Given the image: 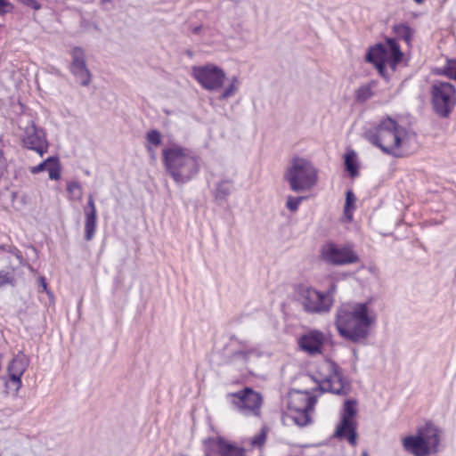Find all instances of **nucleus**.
<instances>
[{"instance_id":"4be33fe9","label":"nucleus","mask_w":456,"mask_h":456,"mask_svg":"<svg viewBox=\"0 0 456 456\" xmlns=\"http://www.w3.org/2000/svg\"><path fill=\"white\" fill-rule=\"evenodd\" d=\"M233 191V181L229 178H224L219 181L215 187L213 195L218 204L226 201L227 198Z\"/></svg>"},{"instance_id":"dca6fc26","label":"nucleus","mask_w":456,"mask_h":456,"mask_svg":"<svg viewBox=\"0 0 456 456\" xmlns=\"http://www.w3.org/2000/svg\"><path fill=\"white\" fill-rule=\"evenodd\" d=\"M86 216L85 221V240L90 241L94 237L96 232L97 212L92 194L88 196L86 206L84 208Z\"/></svg>"},{"instance_id":"6e6552de","label":"nucleus","mask_w":456,"mask_h":456,"mask_svg":"<svg viewBox=\"0 0 456 456\" xmlns=\"http://www.w3.org/2000/svg\"><path fill=\"white\" fill-rule=\"evenodd\" d=\"M231 403L234 408L246 416H259L262 405V396L250 387L229 394Z\"/></svg>"},{"instance_id":"b1692460","label":"nucleus","mask_w":456,"mask_h":456,"mask_svg":"<svg viewBox=\"0 0 456 456\" xmlns=\"http://www.w3.org/2000/svg\"><path fill=\"white\" fill-rule=\"evenodd\" d=\"M28 366V358L22 352H19L17 355L9 362L7 366V371L23 375Z\"/></svg>"},{"instance_id":"a19ab883","label":"nucleus","mask_w":456,"mask_h":456,"mask_svg":"<svg viewBox=\"0 0 456 456\" xmlns=\"http://www.w3.org/2000/svg\"><path fill=\"white\" fill-rule=\"evenodd\" d=\"M5 386H6V388L12 389L15 392V394H17L18 391L20 390V388L16 387V383H12V382L7 381Z\"/></svg>"},{"instance_id":"cd10ccee","label":"nucleus","mask_w":456,"mask_h":456,"mask_svg":"<svg viewBox=\"0 0 456 456\" xmlns=\"http://www.w3.org/2000/svg\"><path fill=\"white\" fill-rule=\"evenodd\" d=\"M311 411H290V414L288 415V418H290L296 425L305 427L311 422Z\"/></svg>"},{"instance_id":"2eb2a0df","label":"nucleus","mask_w":456,"mask_h":456,"mask_svg":"<svg viewBox=\"0 0 456 456\" xmlns=\"http://www.w3.org/2000/svg\"><path fill=\"white\" fill-rule=\"evenodd\" d=\"M324 341L325 335L319 330H313L303 334L298 339V344L304 352L314 355L322 352Z\"/></svg>"},{"instance_id":"4468645a","label":"nucleus","mask_w":456,"mask_h":456,"mask_svg":"<svg viewBox=\"0 0 456 456\" xmlns=\"http://www.w3.org/2000/svg\"><path fill=\"white\" fill-rule=\"evenodd\" d=\"M389 60L387 46L382 44L370 47L365 55V61L373 64L384 78H387V66L389 65Z\"/></svg>"},{"instance_id":"412c9836","label":"nucleus","mask_w":456,"mask_h":456,"mask_svg":"<svg viewBox=\"0 0 456 456\" xmlns=\"http://www.w3.org/2000/svg\"><path fill=\"white\" fill-rule=\"evenodd\" d=\"M213 442L216 444L220 456H245L242 447L236 446L223 437H216Z\"/></svg>"},{"instance_id":"6ab92c4d","label":"nucleus","mask_w":456,"mask_h":456,"mask_svg":"<svg viewBox=\"0 0 456 456\" xmlns=\"http://www.w3.org/2000/svg\"><path fill=\"white\" fill-rule=\"evenodd\" d=\"M316 403V398L307 392H295L289 399V411H313Z\"/></svg>"},{"instance_id":"c9c22d12","label":"nucleus","mask_w":456,"mask_h":456,"mask_svg":"<svg viewBox=\"0 0 456 456\" xmlns=\"http://www.w3.org/2000/svg\"><path fill=\"white\" fill-rule=\"evenodd\" d=\"M13 276L8 272H0V288L7 285L12 284Z\"/></svg>"},{"instance_id":"8fccbe9b","label":"nucleus","mask_w":456,"mask_h":456,"mask_svg":"<svg viewBox=\"0 0 456 456\" xmlns=\"http://www.w3.org/2000/svg\"><path fill=\"white\" fill-rule=\"evenodd\" d=\"M147 149H148L149 151H153V150L151 149V146H147Z\"/></svg>"},{"instance_id":"5701e85b","label":"nucleus","mask_w":456,"mask_h":456,"mask_svg":"<svg viewBox=\"0 0 456 456\" xmlns=\"http://www.w3.org/2000/svg\"><path fill=\"white\" fill-rule=\"evenodd\" d=\"M386 44L388 51L389 67L395 71L397 65L402 61L403 53L395 38H387Z\"/></svg>"},{"instance_id":"a878e982","label":"nucleus","mask_w":456,"mask_h":456,"mask_svg":"<svg viewBox=\"0 0 456 456\" xmlns=\"http://www.w3.org/2000/svg\"><path fill=\"white\" fill-rule=\"evenodd\" d=\"M344 164L351 177H356L359 175V167L354 151L350 150L345 154Z\"/></svg>"},{"instance_id":"9d476101","label":"nucleus","mask_w":456,"mask_h":456,"mask_svg":"<svg viewBox=\"0 0 456 456\" xmlns=\"http://www.w3.org/2000/svg\"><path fill=\"white\" fill-rule=\"evenodd\" d=\"M322 256L325 262L333 265H346L359 261V256L351 245L338 247L332 242L323 247Z\"/></svg>"},{"instance_id":"79ce46f5","label":"nucleus","mask_w":456,"mask_h":456,"mask_svg":"<svg viewBox=\"0 0 456 456\" xmlns=\"http://www.w3.org/2000/svg\"><path fill=\"white\" fill-rule=\"evenodd\" d=\"M353 353H354V359L357 360V358H358L357 350L354 349Z\"/></svg>"},{"instance_id":"e433bc0d","label":"nucleus","mask_w":456,"mask_h":456,"mask_svg":"<svg viewBox=\"0 0 456 456\" xmlns=\"http://www.w3.org/2000/svg\"><path fill=\"white\" fill-rule=\"evenodd\" d=\"M9 374V380L8 382L16 383V387L20 388L22 382H21V377L22 374L15 373V372H8Z\"/></svg>"},{"instance_id":"49530a36","label":"nucleus","mask_w":456,"mask_h":456,"mask_svg":"<svg viewBox=\"0 0 456 456\" xmlns=\"http://www.w3.org/2000/svg\"><path fill=\"white\" fill-rule=\"evenodd\" d=\"M416 4H422L425 0H413Z\"/></svg>"},{"instance_id":"393cba45","label":"nucleus","mask_w":456,"mask_h":456,"mask_svg":"<svg viewBox=\"0 0 456 456\" xmlns=\"http://www.w3.org/2000/svg\"><path fill=\"white\" fill-rule=\"evenodd\" d=\"M262 354L263 353L256 347H248L234 352L232 359L240 361L242 364H247L251 357L259 358Z\"/></svg>"},{"instance_id":"f3484780","label":"nucleus","mask_w":456,"mask_h":456,"mask_svg":"<svg viewBox=\"0 0 456 456\" xmlns=\"http://www.w3.org/2000/svg\"><path fill=\"white\" fill-rule=\"evenodd\" d=\"M402 444L404 450L413 456H428L433 454V452L417 433L414 436L403 437Z\"/></svg>"},{"instance_id":"a211bd4d","label":"nucleus","mask_w":456,"mask_h":456,"mask_svg":"<svg viewBox=\"0 0 456 456\" xmlns=\"http://www.w3.org/2000/svg\"><path fill=\"white\" fill-rule=\"evenodd\" d=\"M417 434L425 441L433 453L438 451L440 430L436 425L431 422H427L424 426L418 428Z\"/></svg>"},{"instance_id":"de8ad7c7","label":"nucleus","mask_w":456,"mask_h":456,"mask_svg":"<svg viewBox=\"0 0 456 456\" xmlns=\"http://www.w3.org/2000/svg\"><path fill=\"white\" fill-rule=\"evenodd\" d=\"M361 456H369L368 452H367V451H363V452H362V455H361Z\"/></svg>"},{"instance_id":"f257e3e1","label":"nucleus","mask_w":456,"mask_h":456,"mask_svg":"<svg viewBox=\"0 0 456 456\" xmlns=\"http://www.w3.org/2000/svg\"><path fill=\"white\" fill-rule=\"evenodd\" d=\"M375 322L376 315L365 302L340 306L335 324L343 338L354 344H364Z\"/></svg>"},{"instance_id":"ddd939ff","label":"nucleus","mask_w":456,"mask_h":456,"mask_svg":"<svg viewBox=\"0 0 456 456\" xmlns=\"http://www.w3.org/2000/svg\"><path fill=\"white\" fill-rule=\"evenodd\" d=\"M72 61L70 71L82 86H89L91 82V73L86 64V56L84 50L80 47H75L71 51Z\"/></svg>"},{"instance_id":"7c9ffc66","label":"nucleus","mask_w":456,"mask_h":456,"mask_svg":"<svg viewBox=\"0 0 456 456\" xmlns=\"http://www.w3.org/2000/svg\"><path fill=\"white\" fill-rule=\"evenodd\" d=\"M67 191L73 200H80L82 199L83 191L79 183L72 181L67 183Z\"/></svg>"},{"instance_id":"58836bf2","label":"nucleus","mask_w":456,"mask_h":456,"mask_svg":"<svg viewBox=\"0 0 456 456\" xmlns=\"http://www.w3.org/2000/svg\"><path fill=\"white\" fill-rule=\"evenodd\" d=\"M12 9V5L7 0H0V15L9 12Z\"/></svg>"},{"instance_id":"ea45409f","label":"nucleus","mask_w":456,"mask_h":456,"mask_svg":"<svg viewBox=\"0 0 456 456\" xmlns=\"http://www.w3.org/2000/svg\"><path fill=\"white\" fill-rule=\"evenodd\" d=\"M20 4L32 8L33 10H39L41 4L37 0H18Z\"/></svg>"},{"instance_id":"a18cd8bd","label":"nucleus","mask_w":456,"mask_h":456,"mask_svg":"<svg viewBox=\"0 0 456 456\" xmlns=\"http://www.w3.org/2000/svg\"><path fill=\"white\" fill-rule=\"evenodd\" d=\"M227 2L234 3L237 4L240 3V0H228Z\"/></svg>"},{"instance_id":"9b49d317","label":"nucleus","mask_w":456,"mask_h":456,"mask_svg":"<svg viewBox=\"0 0 456 456\" xmlns=\"http://www.w3.org/2000/svg\"><path fill=\"white\" fill-rule=\"evenodd\" d=\"M22 142L26 148L37 152L40 156H43L48 149L45 131L36 126L34 122L25 127Z\"/></svg>"},{"instance_id":"0eeeda50","label":"nucleus","mask_w":456,"mask_h":456,"mask_svg":"<svg viewBox=\"0 0 456 456\" xmlns=\"http://www.w3.org/2000/svg\"><path fill=\"white\" fill-rule=\"evenodd\" d=\"M356 413V401L354 399L346 400L344 403L341 420L334 433L336 438L346 439L353 446L357 444V423L354 420Z\"/></svg>"},{"instance_id":"bb28decb","label":"nucleus","mask_w":456,"mask_h":456,"mask_svg":"<svg viewBox=\"0 0 456 456\" xmlns=\"http://www.w3.org/2000/svg\"><path fill=\"white\" fill-rule=\"evenodd\" d=\"M393 31L398 39L403 40L408 45H411L413 37V29L407 24H396L393 27Z\"/></svg>"},{"instance_id":"4c0bfd02","label":"nucleus","mask_w":456,"mask_h":456,"mask_svg":"<svg viewBox=\"0 0 456 456\" xmlns=\"http://www.w3.org/2000/svg\"><path fill=\"white\" fill-rule=\"evenodd\" d=\"M266 435L264 430L260 434L254 436L252 439V444L255 446H262L265 442Z\"/></svg>"},{"instance_id":"423d86ee","label":"nucleus","mask_w":456,"mask_h":456,"mask_svg":"<svg viewBox=\"0 0 456 456\" xmlns=\"http://www.w3.org/2000/svg\"><path fill=\"white\" fill-rule=\"evenodd\" d=\"M297 301L304 311L311 314H324L330 311L332 298L328 293L301 285L297 289Z\"/></svg>"},{"instance_id":"09e8293b","label":"nucleus","mask_w":456,"mask_h":456,"mask_svg":"<svg viewBox=\"0 0 456 456\" xmlns=\"http://www.w3.org/2000/svg\"><path fill=\"white\" fill-rule=\"evenodd\" d=\"M101 2H102V4H106V3L110 2V0H102Z\"/></svg>"},{"instance_id":"39448f33","label":"nucleus","mask_w":456,"mask_h":456,"mask_svg":"<svg viewBox=\"0 0 456 456\" xmlns=\"http://www.w3.org/2000/svg\"><path fill=\"white\" fill-rule=\"evenodd\" d=\"M430 102L435 113L442 118H449L456 106V88L446 81L435 80L430 86Z\"/></svg>"},{"instance_id":"2f4dec72","label":"nucleus","mask_w":456,"mask_h":456,"mask_svg":"<svg viewBox=\"0 0 456 456\" xmlns=\"http://www.w3.org/2000/svg\"><path fill=\"white\" fill-rule=\"evenodd\" d=\"M447 77L456 80V61L448 60L446 65L443 68V72Z\"/></svg>"},{"instance_id":"c03bdc74","label":"nucleus","mask_w":456,"mask_h":456,"mask_svg":"<svg viewBox=\"0 0 456 456\" xmlns=\"http://www.w3.org/2000/svg\"><path fill=\"white\" fill-rule=\"evenodd\" d=\"M41 281H42V286L44 287V289H46V284L45 282V279L44 278H41Z\"/></svg>"},{"instance_id":"c85d7f7f","label":"nucleus","mask_w":456,"mask_h":456,"mask_svg":"<svg viewBox=\"0 0 456 456\" xmlns=\"http://www.w3.org/2000/svg\"><path fill=\"white\" fill-rule=\"evenodd\" d=\"M376 86V82L371 81L367 85L361 86L355 92V100L358 102H365L373 95L372 88Z\"/></svg>"},{"instance_id":"aec40b11","label":"nucleus","mask_w":456,"mask_h":456,"mask_svg":"<svg viewBox=\"0 0 456 456\" xmlns=\"http://www.w3.org/2000/svg\"><path fill=\"white\" fill-rule=\"evenodd\" d=\"M47 170L49 178L51 180H58L61 177V167L58 157L52 156L47 158L45 161L41 162L37 166L31 168L32 174H37L39 172Z\"/></svg>"},{"instance_id":"f8f14e48","label":"nucleus","mask_w":456,"mask_h":456,"mask_svg":"<svg viewBox=\"0 0 456 456\" xmlns=\"http://www.w3.org/2000/svg\"><path fill=\"white\" fill-rule=\"evenodd\" d=\"M329 371V375L319 382L320 389L335 395H346L345 379L339 367L335 362H330Z\"/></svg>"},{"instance_id":"f03ea898","label":"nucleus","mask_w":456,"mask_h":456,"mask_svg":"<svg viewBox=\"0 0 456 456\" xmlns=\"http://www.w3.org/2000/svg\"><path fill=\"white\" fill-rule=\"evenodd\" d=\"M167 172L179 185L194 178L200 171L199 158L191 151L178 145L162 150Z\"/></svg>"},{"instance_id":"f704fd0d","label":"nucleus","mask_w":456,"mask_h":456,"mask_svg":"<svg viewBox=\"0 0 456 456\" xmlns=\"http://www.w3.org/2000/svg\"><path fill=\"white\" fill-rule=\"evenodd\" d=\"M355 195L352 191H347L346 193V203L344 207V211L346 216L351 211V208H354V204L355 202Z\"/></svg>"},{"instance_id":"1a4fd4ad","label":"nucleus","mask_w":456,"mask_h":456,"mask_svg":"<svg viewBox=\"0 0 456 456\" xmlns=\"http://www.w3.org/2000/svg\"><path fill=\"white\" fill-rule=\"evenodd\" d=\"M192 75L206 90L218 91L225 79L224 71L214 64L193 67Z\"/></svg>"},{"instance_id":"473e14b6","label":"nucleus","mask_w":456,"mask_h":456,"mask_svg":"<svg viewBox=\"0 0 456 456\" xmlns=\"http://www.w3.org/2000/svg\"><path fill=\"white\" fill-rule=\"evenodd\" d=\"M147 142L157 147L161 143V134L158 130H151L146 134Z\"/></svg>"},{"instance_id":"72a5a7b5","label":"nucleus","mask_w":456,"mask_h":456,"mask_svg":"<svg viewBox=\"0 0 456 456\" xmlns=\"http://www.w3.org/2000/svg\"><path fill=\"white\" fill-rule=\"evenodd\" d=\"M303 200H304V197L289 196L287 199L286 207L289 211L295 212L297 210V208Z\"/></svg>"},{"instance_id":"37998d69","label":"nucleus","mask_w":456,"mask_h":456,"mask_svg":"<svg viewBox=\"0 0 456 456\" xmlns=\"http://www.w3.org/2000/svg\"><path fill=\"white\" fill-rule=\"evenodd\" d=\"M200 27H196V28L193 29V32H194L195 34H197V33H199V32H200Z\"/></svg>"},{"instance_id":"c756f323","label":"nucleus","mask_w":456,"mask_h":456,"mask_svg":"<svg viewBox=\"0 0 456 456\" xmlns=\"http://www.w3.org/2000/svg\"><path fill=\"white\" fill-rule=\"evenodd\" d=\"M239 80L237 77H233L231 80L230 85L224 89V91L219 96L220 100H225L232 97L238 91Z\"/></svg>"},{"instance_id":"20e7f679","label":"nucleus","mask_w":456,"mask_h":456,"mask_svg":"<svg viewBox=\"0 0 456 456\" xmlns=\"http://www.w3.org/2000/svg\"><path fill=\"white\" fill-rule=\"evenodd\" d=\"M284 180L288 182L291 191L302 192L311 189L315 184L317 173L308 160L295 158L284 173Z\"/></svg>"},{"instance_id":"7ed1b4c3","label":"nucleus","mask_w":456,"mask_h":456,"mask_svg":"<svg viewBox=\"0 0 456 456\" xmlns=\"http://www.w3.org/2000/svg\"><path fill=\"white\" fill-rule=\"evenodd\" d=\"M406 130L391 118H387L374 127L365 131L364 138L384 153L394 157H402Z\"/></svg>"}]
</instances>
